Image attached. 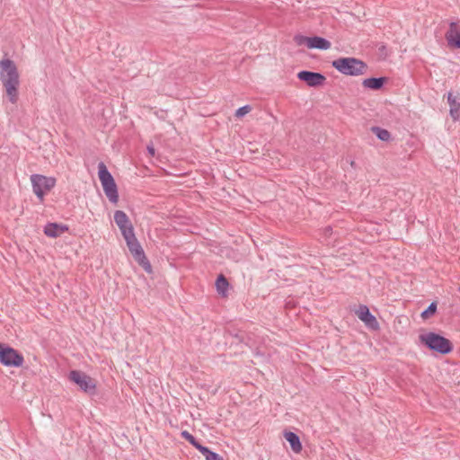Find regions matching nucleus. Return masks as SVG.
Instances as JSON below:
<instances>
[{
	"label": "nucleus",
	"mask_w": 460,
	"mask_h": 460,
	"mask_svg": "<svg viewBox=\"0 0 460 460\" xmlns=\"http://www.w3.org/2000/svg\"><path fill=\"white\" fill-rule=\"evenodd\" d=\"M0 81L9 102L15 104L19 99L20 75L13 60L4 58L0 61Z\"/></svg>",
	"instance_id": "f257e3e1"
},
{
	"label": "nucleus",
	"mask_w": 460,
	"mask_h": 460,
	"mask_svg": "<svg viewBox=\"0 0 460 460\" xmlns=\"http://www.w3.org/2000/svg\"><path fill=\"white\" fill-rule=\"evenodd\" d=\"M419 340L429 350L442 355L449 354L454 349V345L451 341L433 332L420 334Z\"/></svg>",
	"instance_id": "f03ea898"
},
{
	"label": "nucleus",
	"mask_w": 460,
	"mask_h": 460,
	"mask_svg": "<svg viewBox=\"0 0 460 460\" xmlns=\"http://www.w3.org/2000/svg\"><path fill=\"white\" fill-rule=\"evenodd\" d=\"M332 66L346 75H361L367 72V65L355 58H340L332 62Z\"/></svg>",
	"instance_id": "7ed1b4c3"
},
{
	"label": "nucleus",
	"mask_w": 460,
	"mask_h": 460,
	"mask_svg": "<svg viewBox=\"0 0 460 460\" xmlns=\"http://www.w3.org/2000/svg\"><path fill=\"white\" fill-rule=\"evenodd\" d=\"M98 175L108 199L110 202L117 204L119 201L118 187L103 162H100L98 164Z\"/></svg>",
	"instance_id": "20e7f679"
},
{
	"label": "nucleus",
	"mask_w": 460,
	"mask_h": 460,
	"mask_svg": "<svg viewBox=\"0 0 460 460\" xmlns=\"http://www.w3.org/2000/svg\"><path fill=\"white\" fill-rule=\"evenodd\" d=\"M22 353L5 343L0 342V363L5 367H20L23 365Z\"/></svg>",
	"instance_id": "39448f33"
},
{
	"label": "nucleus",
	"mask_w": 460,
	"mask_h": 460,
	"mask_svg": "<svg viewBox=\"0 0 460 460\" xmlns=\"http://www.w3.org/2000/svg\"><path fill=\"white\" fill-rule=\"evenodd\" d=\"M126 243L134 260L144 269L146 272L151 273L152 266L136 235L127 239Z\"/></svg>",
	"instance_id": "423d86ee"
},
{
	"label": "nucleus",
	"mask_w": 460,
	"mask_h": 460,
	"mask_svg": "<svg viewBox=\"0 0 460 460\" xmlns=\"http://www.w3.org/2000/svg\"><path fill=\"white\" fill-rule=\"evenodd\" d=\"M33 192L40 199V202L44 200L46 191H49L56 185V179L53 177H47L41 174H32L31 176Z\"/></svg>",
	"instance_id": "0eeeda50"
},
{
	"label": "nucleus",
	"mask_w": 460,
	"mask_h": 460,
	"mask_svg": "<svg viewBox=\"0 0 460 460\" xmlns=\"http://www.w3.org/2000/svg\"><path fill=\"white\" fill-rule=\"evenodd\" d=\"M69 379L76 384L82 391L89 394H94L96 382L90 376L79 370H72L69 373Z\"/></svg>",
	"instance_id": "6e6552de"
},
{
	"label": "nucleus",
	"mask_w": 460,
	"mask_h": 460,
	"mask_svg": "<svg viewBox=\"0 0 460 460\" xmlns=\"http://www.w3.org/2000/svg\"><path fill=\"white\" fill-rule=\"evenodd\" d=\"M296 40L298 44H305L309 49L327 50L332 46V43L328 40L319 36H297L296 37Z\"/></svg>",
	"instance_id": "1a4fd4ad"
},
{
	"label": "nucleus",
	"mask_w": 460,
	"mask_h": 460,
	"mask_svg": "<svg viewBox=\"0 0 460 460\" xmlns=\"http://www.w3.org/2000/svg\"><path fill=\"white\" fill-rule=\"evenodd\" d=\"M297 78L310 87L322 86L326 81V77L323 74L308 70L298 72Z\"/></svg>",
	"instance_id": "9d476101"
},
{
	"label": "nucleus",
	"mask_w": 460,
	"mask_h": 460,
	"mask_svg": "<svg viewBox=\"0 0 460 460\" xmlns=\"http://www.w3.org/2000/svg\"><path fill=\"white\" fill-rule=\"evenodd\" d=\"M357 316L365 323V325L372 330L377 331L380 325L376 318L370 313L368 307L365 305H360L356 311Z\"/></svg>",
	"instance_id": "9b49d317"
},
{
	"label": "nucleus",
	"mask_w": 460,
	"mask_h": 460,
	"mask_svg": "<svg viewBox=\"0 0 460 460\" xmlns=\"http://www.w3.org/2000/svg\"><path fill=\"white\" fill-rule=\"evenodd\" d=\"M448 46L460 49V21L451 22L445 34Z\"/></svg>",
	"instance_id": "f8f14e48"
},
{
	"label": "nucleus",
	"mask_w": 460,
	"mask_h": 460,
	"mask_svg": "<svg viewBox=\"0 0 460 460\" xmlns=\"http://www.w3.org/2000/svg\"><path fill=\"white\" fill-rule=\"evenodd\" d=\"M68 226L66 225L58 224V223H48L44 226V234L49 237H58L63 233L68 231Z\"/></svg>",
	"instance_id": "ddd939ff"
},
{
	"label": "nucleus",
	"mask_w": 460,
	"mask_h": 460,
	"mask_svg": "<svg viewBox=\"0 0 460 460\" xmlns=\"http://www.w3.org/2000/svg\"><path fill=\"white\" fill-rule=\"evenodd\" d=\"M387 82L386 77H369L366 78L362 82V85L365 88H368L371 90H380L383 88L384 84Z\"/></svg>",
	"instance_id": "4468645a"
},
{
	"label": "nucleus",
	"mask_w": 460,
	"mask_h": 460,
	"mask_svg": "<svg viewBox=\"0 0 460 460\" xmlns=\"http://www.w3.org/2000/svg\"><path fill=\"white\" fill-rule=\"evenodd\" d=\"M284 438L289 443L291 449L295 453H300L302 451V444L299 437L292 431H285Z\"/></svg>",
	"instance_id": "2eb2a0df"
},
{
	"label": "nucleus",
	"mask_w": 460,
	"mask_h": 460,
	"mask_svg": "<svg viewBox=\"0 0 460 460\" xmlns=\"http://www.w3.org/2000/svg\"><path fill=\"white\" fill-rule=\"evenodd\" d=\"M228 287H229V282H228L227 279L223 274H220L216 280L217 291L221 296H226Z\"/></svg>",
	"instance_id": "dca6fc26"
},
{
	"label": "nucleus",
	"mask_w": 460,
	"mask_h": 460,
	"mask_svg": "<svg viewBox=\"0 0 460 460\" xmlns=\"http://www.w3.org/2000/svg\"><path fill=\"white\" fill-rule=\"evenodd\" d=\"M372 131L376 134L377 138L382 141H389L391 139V133L387 129L380 127H373Z\"/></svg>",
	"instance_id": "f3484780"
},
{
	"label": "nucleus",
	"mask_w": 460,
	"mask_h": 460,
	"mask_svg": "<svg viewBox=\"0 0 460 460\" xmlns=\"http://www.w3.org/2000/svg\"><path fill=\"white\" fill-rule=\"evenodd\" d=\"M119 228L121 234L124 237L125 241L127 239H128L129 237L135 235L134 227H133V225L131 222L125 224V225H120V226H119Z\"/></svg>",
	"instance_id": "a211bd4d"
},
{
	"label": "nucleus",
	"mask_w": 460,
	"mask_h": 460,
	"mask_svg": "<svg viewBox=\"0 0 460 460\" xmlns=\"http://www.w3.org/2000/svg\"><path fill=\"white\" fill-rule=\"evenodd\" d=\"M114 221L116 225L119 226L120 225H125L130 222L128 215L122 210H116L114 213Z\"/></svg>",
	"instance_id": "6ab92c4d"
},
{
	"label": "nucleus",
	"mask_w": 460,
	"mask_h": 460,
	"mask_svg": "<svg viewBox=\"0 0 460 460\" xmlns=\"http://www.w3.org/2000/svg\"><path fill=\"white\" fill-rule=\"evenodd\" d=\"M437 307H438V305H437V302H432L426 310H424L422 313H421V317L423 319H428L429 318L430 316L434 315L437 312Z\"/></svg>",
	"instance_id": "aec40b11"
},
{
	"label": "nucleus",
	"mask_w": 460,
	"mask_h": 460,
	"mask_svg": "<svg viewBox=\"0 0 460 460\" xmlns=\"http://www.w3.org/2000/svg\"><path fill=\"white\" fill-rule=\"evenodd\" d=\"M450 115L454 120H460V102L456 103L455 108L450 109Z\"/></svg>",
	"instance_id": "412c9836"
},
{
	"label": "nucleus",
	"mask_w": 460,
	"mask_h": 460,
	"mask_svg": "<svg viewBox=\"0 0 460 460\" xmlns=\"http://www.w3.org/2000/svg\"><path fill=\"white\" fill-rule=\"evenodd\" d=\"M251 111H252V107L250 105H244L236 110L235 116L238 118H241V117L244 116L245 114L249 113Z\"/></svg>",
	"instance_id": "4be33fe9"
},
{
	"label": "nucleus",
	"mask_w": 460,
	"mask_h": 460,
	"mask_svg": "<svg viewBox=\"0 0 460 460\" xmlns=\"http://www.w3.org/2000/svg\"><path fill=\"white\" fill-rule=\"evenodd\" d=\"M193 447L197 448L205 456V458L212 452L208 447L202 446L199 441H197L196 445Z\"/></svg>",
	"instance_id": "5701e85b"
},
{
	"label": "nucleus",
	"mask_w": 460,
	"mask_h": 460,
	"mask_svg": "<svg viewBox=\"0 0 460 460\" xmlns=\"http://www.w3.org/2000/svg\"><path fill=\"white\" fill-rule=\"evenodd\" d=\"M181 435L183 438H185L192 446L196 445V442L198 440L189 431L183 430V431H181Z\"/></svg>",
	"instance_id": "b1692460"
},
{
	"label": "nucleus",
	"mask_w": 460,
	"mask_h": 460,
	"mask_svg": "<svg viewBox=\"0 0 460 460\" xmlns=\"http://www.w3.org/2000/svg\"><path fill=\"white\" fill-rule=\"evenodd\" d=\"M447 102L449 103L450 109L455 108V106L458 102V101H456V99L453 96L451 93H449L447 95Z\"/></svg>",
	"instance_id": "393cba45"
},
{
	"label": "nucleus",
	"mask_w": 460,
	"mask_h": 460,
	"mask_svg": "<svg viewBox=\"0 0 460 460\" xmlns=\"http://www.w3.org/2000/svg\"><path fill=\"white\" fill-rule=\"evenodd\" d=\"M206 460H224V458L217 453L212 451L208 456H207Z\"/></svg>",
	"instance_id": "a878e982"
},
{
	"label": "nucleus",
	"mask_w": 460,
	"mask_h": 460,
	"mask_svg": "<svg viewBox=\"0 0 460 460\" xmlns=\"http://www.w3.org/2000/svg\"><path fill=\"white\" fill-rule=\"evenodd\" d=\"M147 151L150 154L151 156H155V149L153 146V145L147 146Z\"/></svg>",
	"instance_id": "bb28decb"
},
{
	"label": "nucleus",
	"mask_w": 460,
	"mask_h": 460,
	"mask_svg": "<svg viewBox=\"0 0 460 460\" xmlns=\"http://www.w3.org/2000/svg\"><path fill=\"white\" fill-rule=\"evenodd\" d=\"M459 291H460V287H459Z\"/></svg>",
	"instance_id": "cd10ccee"
}]
</instances>
